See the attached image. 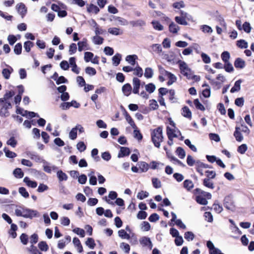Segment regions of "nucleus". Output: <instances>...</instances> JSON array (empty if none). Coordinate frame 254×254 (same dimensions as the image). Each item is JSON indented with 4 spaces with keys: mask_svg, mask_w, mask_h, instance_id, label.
Returning <instances> with one entry per match:
<instances>
[{
    "mask_svg": "<svg viewBox=\"0 0 254 254\" xmlns=\"http://www.w3.org/2000/svg\"><path fill=\"white\" fill-rule=\"evenodd\" d=\"M16 8L22 17H23L27 13V8L23 3L20 2L18 3L16 6Z\"/></svg>",
    "mask_w": 254,
    "mask_h": 254,
    "instance_id": "obj_9",
    "label": "nucleus"
},
{
    "mask_svg": "<svg viewBox=\"0 0 254 254\" xmlns=\"http://www.w3.org/2000/svg\"><path fill=\"white\" fill-rule=\"evenodd\" d=\"M7 66H8L7 68H3L2 70V74L4 78L6 79H8L10 77V75L11 73L12 72L13 69V68L7 65H6Z\"/></svg>",
    "mask_w": 254,
    "mask_h": 254,
    "instance_id": "obj_12",
    "label": "nucleus"
},
{
    "mask_svg": "<svg viewBox=\"0 0 254 254\" xmlns=\"http://www.w3.org/2000/svg\"><path fill=\"white\" fill-rule=\"evenodd\" d=\"M167 134L168 138L177 137L178 136V134L177 133L174 132V129L167 127Z\"/></svg>",
    "mask_w": 254,
    "mask_h": 254,
    "instance_id": "obj_32",
    "label": "nucleus"
},
{
    "mask_svg": "<svg viewBox=\"0 0 254 254\" xmlns=\"http://www.w3.org/2000/svg\"><path fill=\"white\" fill-rule=\"evenodd\" d=\"M132 81L133 86V93L134 94H138L140 86V80L136 77H134Z\"/></svg>",
    "mask_w": 254,
    "mask_h": 254,
    "instance_id": "obj_11",
    "label": "nucleus"
},
{
    "mask_svg": "<svg viewBox=\"0 0 254 254\" xmlns=\"http://www.w3.org/2000/svg\"><path fill=\"white\" fill-rule=\"evenodd\" d=\"M195 191L196 193L202 195L206 199H209L211 198V194L210 193L205 192L200 189H196Z\"/></svg>",
    "mask_w": 254,
    "mask_h": 254,
    "instance_id": "obj_19",
    "label": "nucleus"
},
{
    "mask_svg": "<svg viewBox=\"0 0 254 254\" xmlns=\"http://www.w3.org/2000/svg\"><path fill=\"white\" fill-rule=\"evenodd\" d=\"M73 243L75 247L77 248L78 252L81 253L83 251V248L79 239L76 237L74 238L73 239Z\"/></svg>",
    "mask_w": 254,
    "mask_h": 254,
    "instance_id": "obj_27",
    "label": "nucleus"
},
{
    "mask_svg": "<svg viewBox=\"0 0 254 254\" xmlns=\"http://www.w3.org/2000/svg\"><path fill=\"white\" fill-rule=\"evenodd\" d=\"M194 105L196 108L201 111H204L205 108L204 106L199 102L198 99H195L193 101Z\"/></svg>",
    "mask_w": 254,
    "mask_h": 254,
    "instance_id": "obj_48",
    "label": "nucleus"
},
{
    "mask_svg": "<svg viewBox=\"0 0 254 254\" xmlns=\"http://www.w3.org/2000/svg\"><path fill=\"white\" fill-rule=\"evenodd\" d=\"M221 59H222V61L224 63L229 62V60L230 58V55L228 52L225 51V52H223L221 54Z\"/></svg>",
    "mask_w": 254,
    "mask_h": 254,
    "instance_id": "obj_49",
    "label": "nucleus"
},
{
    "mask_svg": "<svg viewBox=\"0 0 254 254\" xmlns=\"http://www.w3.org/2000/svg\"><path fill=\"white\" fill-rule=\"evenodd\" d=\"M78 51L81 52L83 50H87V42L86 39H83L82 41H79L77 43Z\"/></svg>",
    "mask_w": 254,
    "mask_h": 254,
    "instance_id": "obj_15",
    "label": "nucleus"
},
{
    "mask_svg": "<svg viewBox=\"0 0 254 254\" xmlns=\"http://www.w3.org/2000/svg\"><path fill=\"white\" fill-rule=\"evenodd\" d=\"M237 46L241 49H246L248 47V43L244 40H240L237 42Z\"/></svg>",
    "mask_w": 254,
    "mask_h": 254,
    "instance_id": "obj_45",
    "label": "nucleus"
},
{
    "mask_svg": "<svg viewBox=\"0 0 254 254\" xmlns=\"http://www.w3.org/2000/svg\"><path fill=\"white\" fill-rule=\"evenodd\" d=\"M133 74L138 76V77H141L143 75V70L141 67L137 65L133 69Z\"/></svg>",
    "mask_w": 254,
    "mask_h": 254,
    "instance_id": "obj_42",
    "label": "nucleus"
},
{
    "mask_svg": "<svg viewBox=\"0 0 254 254\" xmlns=\"http://www.w3.org/2000/svg\"><path fill=\"white\" fill-rule=\"evenodd\" d=\"M92 24L95 27V33L96 35H98L100 34H103L104 32H105V30L99 28V26L97 24V23L94 20H92Z\"/></svg>",
    "mask_w": 254,
    "mask_h": 254,
    "instance_id": "obj_23",
    "label": "nucleus"
},
{
    "mask_svg": "<svg viewBox=\"0 0 254 254\" xmlns=\"http://www.w3.org/2000/svg\"><path fill=\"white\" fill-rule=\"evenodd\" d=\"M178 64L181 70V73L187 78H190V74L192 73L188 64L184 61H179Z\"/></svg>",
    "mask_w": 254,
    "mask_h": 254,
    "instance_id": "obj_2",
    "label": "nucleus"
},
{
    "mask_svg": "<svg viewBox=\"0 0 254 254\" xmlns=\"http://www.w3.org/2000/svg\"><path fill=\"white\" fill-rule=\"evenodd\" d=\"M57 177L59 181L62 182L63 181H66L67 180V176L65 173L63 172L62 170H59L57 173Z\"/></svg>",
    "mask_w": 254,
    "mask_h": 254,
    "instance_id": "obj_29",
    "label": "nucleus"
},
{
    "mask_svg": "<svg viewBox=\"0 0 254 254\" xmlns=\"http://www.w3.org/2000/svg\"><path fill=\"white\" fill-rule=\"evenodd\" d=\"M23 181L29 187L35 188L37 186V183L36 182L30 180L28 177H25Z\"/></svg>",
    "mask_w": 254,
    "mask_h": 254,
    "instance_id": "obj_24",
    "label": "nucleus"
},
{
    "mask_svg": "<svg viewBox=\"0 0 254 254\" xmlns=\"http://www.w3.org/2000/svg\"><path fill=\"white\" fill-rule=\"evenodd\" d=\"M77 130L75 127H73L69 133V137L71 140H75L77 137Z\"/></svg>",
    "mask_w": 254,
    "mask_h": 254,
    "instance_id": "obj_53",
    "label": "nucleus"
},
{
    "mask_svg": "<svg viewBox=\"0 0 254 254\" xmlns=\"http://www.w3.org/2000/svg\"><path fill=\"white\" fill-rule=\"evenodd\" d=\"M126 119L128 123V124L132 127L133 128H136L137 127L135 125L133 121L132 120L131 117L127 113H126Z\"/></svg>",
    "mask_w": 254,
    "mask_h": 254,
    "instance_id": "obj_46",
    "label": "nucleus"
},
{
    "mask_svg": "<svg viewBox=\"0 0 254 254\" xmlns=\"http://www.w3.org/2000/svg\"><path fill=\"white\" fill-rule=\"evenodd\" d=\"M85 72L89 75H94L96 73V71L93 67H87L85 68Z\"/></svg>",
    "mask_w": 254,
    "mask_h": 254,
    "instance_id": "obj_64",
    "label": "nucleus"
},
{
    "mask_svg": "<svg viewBox=\"0 0 254 254\" xmlns=\"http://www.w3.org/2000/svg\"><path fill=\"white\" fill-rule=\"evenodd\" d=\"M93 42L95 45H101L103 42V38L98 35H96V36L93 37Z\"/></svg>",
    "mask_w": 254,
    "mask_h": 254,
    "instance_id": "obj_43",
    "label": "nucleus"
},
{
    "mask_svg": "<svg viewBox=\"0 0 254 254\" xmlns=\"http://www.w3.org/2000/svg\"><path fill=\"white\" fill-rule=\"evenodd\" d=\"M130 151L128 148L125 147H121L120 151L118 155L119 158L123 157L125 156H127L129 154Z\"/></svg>",
    "mask_w": 254,
    "mask_h": 254,
    "instance_id": "obj_18",
    "label": "nucleus"
},
{
    "mask_svg": "<svg viewBox=\"0 0 254 254\" xmlns=\"http://www.w3.org/2000/svg\"><path fill=\"white\" fill-rule=\"evenodd\" d=\"M87 11L89 12L94 13L97 14L99 11V8L95 5L91 4L87 7Z\"/></svg>",
    "mask_w": 254,
    "mask_h": 254,
    "instance_id": "obj_37",
    "label": "nucleus"
},
{
    "mask_svg": "<svg viewBox=\"0 0 254 254\" xmlns=\"http://www.w3.org/2000/svg\"><path fill=\"white\" fill-rule=\"evenodd\" d=\"M176 153L178 156L181 159L184 158L186 156V152L185 150L180 147H179L177 149Z\"/></svg>",
    "mask_w": 254,
    "mask_h": 254,
    "instance_id": "obj_56",
    "label": "nucleus"
},
{
    "mask_svg": "<svg viewBox=\"0 0 254 254\" xmlns=\"http://www.w3.org/2000/svg\"><path fill=\"white\" fill-rule=\"evenodd\" d=\"M153 71L150 67H147L145 69L144 76L147 78H150L153 76Z\"/></svg>",
    "mask_w": 254,
    "mask_h": 254,
    "instance_id": "obj_44",
    "label": "nucleus"
},
{
    "mask_svg": "<svg viewBox=\"0 0 254 254\" xmlns=\"http://www.w3.org/2000/svg\"><path fill=\"white\" fill-rule=\"evenodd\" d=\"M240 130V127L237 126L235 127V131L234 133V136H235L236 140L239 142L242 141L243 139V136Z\"/></svg>",
    "mask_w": 254,
    "mask_h": 254,
    "instance_id": "obj_17",
    "label": "nucleus"
},
{
    "mask_svg": "<svg viewBox=\"0 0 254 254\" xmlns=\"http://www.w3.org/2000/svg\"><path fill=\"white\" fill-rule=\"evenodd\" d=\"M203 185L210 189H213L214 188V185L212 181L209 178H205L203 180Z\"/></svg>",
    "mask_w": 254,
    "mask_h": 254,
    "instance_id": "obj_28",
    "label": "nucleus"
},
{
    "mask_svg": "<svg viewBox=\"0 0 254 254\" xmlns=\"http://www.w3.org/2000/svg\"><path fill=\"white\" fill-rule=\"evenodd\" d=\"M137 58V57L135 55H128L126 58V61L131 65H134L135 64V60Z\"/></svg>",
    "mask_w": 254,
    "mask_h": 254,
    "instance_id": "obj_20",
    "label": "nucleus"
},
{
    "mask_svg": "<svg viewBox=\"0 0 254 254\" xmlns=\"http://www.w3.org/2000/svg\"><path fill=\"white\" fill-rule=\"evenodd\" d=\"M234 65L236 68L242 69L246 65L245 62L241 58H237L234 62Z\"/></svg>",
    "mask_w": 254,
    "mask_h": 254,
    "instance_id": "obj_13",
    "label": "nucleus"
},
{
    "mask_svg": "<svg viewBox=\"0 0 254 254\" xmlns=\"http://www.w3.org/2000/svg\"><path fill=\"white\" fill-rule=\"evenodd\" d=\"M13 175L16 178H22L24 174L20 168H16L13 171Z\"/></svg>",
    "mask_w": 254,
    "mask_h": 254,
    "instance_id": "obj_47",
    "label": "nucleus"
},
{
    "mask_svg": "<svg viewBox=\"0 0 254 254\" xmlns=\"http://www.w3.org/2000/svg\"><path fill=\"white\" fill-rule=\"evenodd\" d=\"M0 104L1 106L0 116L4 117H8L10 114L8 110L12 108L10 102L5 101V102H1Z\"/></svg>",
    "mask_w": 254,
    "mask_h": 254,
    "instance_id": "obj_3",
    "label": "nucleus"
},
{
    "mask_svg": "<svg viewBox=\"0 0 254 254\" xmlns=\"http://www.w3.org/2000/svg\"><path fill=\"white\" fill-rule=\"evenodd\" d=\"M151 138L155 146L159 148L160 143L162 142L163 140L162 127H159L152 130L151 132Z\"/></svg>",
    "mask_w": 254,
    "mask_h": 254,
    "instance_id": "obj_1",
    "label": "nucleus"
},
{
    "mask_svg": "<svg viewBox=\"0 0 254 254\" xmlns=\"http://www.w3.org/2000/svg\"><path fill=\"white\" fill-rule=\"evenodd\" d=\"M196 202L201 205H206L208 203L207 199L201 195H198L196 196Z\"/></svg>",
    "mask_w": 254,
    "mask_h": 254,
    "instance_id": "obj_33",
    "label": "nucleus"
},
{
    "mask_svg": "<svg viewBox=\"0 0 254 254\" xmlns=\"http://www.w3.org/2000/svg\"><path fill=\"white\" fill-rule=\"evenodd\" d=\"M151 23L155 30L161 31L163 29V26L158 21H153Z\"/></svg>",
    "mask_w": 254,
    "mask_h": 254,
    "instance_id": "obj_52",
    "label": "nucleus"
},
{
    "mask_svg": "<svg viewBox=\"0 0 254 254\" xmlns=\"http://www.w3.org/2000/svg\"><path fill=\"white\" fill-rule=\"evenodd\" d=\"M108 31L109 33L114 35L117 36L123 34V31L116 27L109 28Z\"/></svg>",
    "mask_w": 254,
    "mask_h": 254,
    "instance_id": "obj_26",
    "label": "nucleus"
},
{
    "mask_svg": "<svg viewBox=\"0 0 254 254\" xmlns=\"http://www.w3.org/2000/svg\"><path fill=\"white\" fill-rule=\"evenodd\" d=\"M38 247L42 251H47L49 247L45 242L42 241L38 244Z\"/></svg>",
    "mask_w": 254,
    "mask_h": 254,
    "instance_id": "obj_57",
    "label": "nucleus"
},
{
    "mask_svg": "<svg viewBox=\"0 0 254 254\" xmlns=\"http://www.w3.org/2000/svg\"><path fill=\"white\" fill-rule=\"evenodd\" d=\"M139 242L143 247H147L149 250L152 249L153 245L149 238L143 237L139 240Z\"/></svg>",
    "mask_w": 254,
    "mask_h": 254,
    "instance_id": "obj_7",
    "label": "nucleus"
},
{
    "mask_svg": "<svg viewBox=\"0 0 254 254\" xmlns=\"http://www.w3.org/2000/svg\"><path fill=\"white\" fill-rule=\"evenodd\" d=\"M139 169L141 172H146L149 169V164L145 162H140L139 163Z\"/></svg>",
    "mask_w": 254,
    "mask_h": 254,
    "instance_id": "obj_30",
    "label": "nucleus"
},
{
    "mask_svg": "<svg viewBox=\"0 0 254 254\" xmlns=\"http://www.w3.org/2000/svg\"><path fill=\"white\" fill-rule=\"evenodd\" d=\"M186 17H184V16H176L175 17V21L179 24L187 25L188 23L186 21Z\"/></svg>",
    "mask_w": 254,
    "mask_h": 254,
    "instance_id": "obj_35",
    "label": "nucleus"
},
{
    "mask_svg": "<svg viewBox=\"0 0 254 254\" xmlns=\"http://www.w3.org/2000/svg\"><path fill=\"white\" fill-rule=\"evenodd\" d=\"M76 147L81 152L84 151L86 148V146L83 141L79 142L76 145Z\"/></svg>",
    "mask_w": 254,
    "mask_h": 254,
    "instance_id": "obj_62",
    "label": "nucleus"
},
{
    "mask_svg": "<svg viewBox=\"0 0 254 254\" xmlns=\"http://www.w3.org/2000/svg\"><path fill=\"white\" fill-rule=\"evenodd\" d=\"M182 115L186 118H190L191 117V113L187 107H184L182 109Z\"/></svg>",
    "mask_w": 254,
    "mask_h": 254,
    "instance_id": "obj_41",
    "label": "nucleus"
},
{
    "mask_svg": "<svg viewBox=\"0 0 254 254\" xmlns=\"http://www.w3.org/2000/svg\"><path fill=\"white\" fill-rule=\"evenodd\" d=\"M121 59H122V55L120 54L117 53L112 58L113 64L115 66L118 65L120 63Z\"/></svg>",
    "mask_w": 254,
    "mask_h": 254,
    "instance_id": "obj_25",
    "label": "nucleus"
},
{
    "mask_svg": "<svg viewBox=\"0 0 254 254\" xmlns=\"http://www.w3.org/2000/svg\"><path fill=\"white\" fill-rule=\"evenodd\" d=\"M224 206L228 210H230L232 211L235 210V206L230 196H227L225 197L224 200Z\"/></svg>",
    "mask_w": 254,
    "mask_h": 254,
    "instance_id": "obj_4",
    "label": "nucleus"
},
{
    "mask_svg": "<svg viewBox=\"0 0 254 254\" xmlns=\"http://www.w3.org/2000/svg\"><path fill=\"white\" fill-rule=\"evenodd\" d=\"M43 167L44 171L49 174H51L52 171H56L58 169V167L55 165H52L51 163L45 160H42Z\"/></svg>",
    "mask_w": 254,
    "mask_h": 254,
    "instance_id": "obj_6",
    "label": "nucleus"
},
{
    "mask_svg": "<svg viewBox=\"0 0 254 254\" xmlns=\"http://www.w3.org/2000/svg\"><path fill=\"white\" fill-rule=\"evenodd\" d=\"M17 229V227L16 225L14 224H11L10 226V229L9 230L8 233L9 235L12 238H15L17 236V234L16 233V231Z\"/></svg>",
    "mask_w": 254,
    "mask_h": 254,
    "instance_id": "obj_21",
    "label": "nucleus"
},
{
    "mask_svg": "<svg viewBox=\"0 0 254 254\" xmlns=\"http://www.w3.org/2000/svg\"><path fill=\"white\" fill-rule=\"evenodd\" d=\"M200 29L204 33H211L213 32L211 27L207 25H202Z\"/></svg>",
    "mask_w": 254,
    "mask_h": 254,
    "instance_id": "obj_58",
    "label": "nucleus"
},
{
    "mask_svg": "<svg viewBox=\"0 0 254 254\" xmlns=\"http://www.w3.org/2000/svg\"><path fill=\"white\" fill-rule=\"evenodd\" d=\"M93 54L91 52H86L84 53V60L86 62H89L91 61L93 57Z\"/></svg>",
    "mask_w": 254,
    "mask_h": 254,
    "instance_id": "obj_63",
    "label": "nucleus"
},
{
    "mask_svg": "<svg viewBox=\"0 0 254 254\" xmlns=\"http://www.w3.org/2000/svg\"><path fill=\"white\" fill-rule=\"evenodd\" d=\"M14 95V92L13 91L6 92L3 97L0 98V103L3 102H5V101H9V99H11Z\"/></svg>",
    "mask_w": 254,
    "mask_h": 254,
    "instance_id": "obj_14",
    "label": "nucleus"
},
{
    "mask_svg": "<svg viewBox=\"0 0 254 254\" xmlns=\"http://www.w3.org/2000/svg\"><path fill=\"white\" fill-rule=\"evenodd\" d=\"M169 28L170 32L173 33H177L180 29L179 27L173 22L170 24Z\"/></svg>",
    "mask_w": 254,
    "mask_h": 254,
    "instance_id": "obj_34",
    "label": "nucleus"
},
{
    "mask_svg": "<svg viewBox=\"0 0 254 254\" xmlns=\"http://www.w3.org/2000/svg\"><path fill=\"white\" fill-rule=\"evenodd\" d=\"M242 29H243L246 33H249L251 31L252 27L249 22H245L243 25Z\"/></svg>",
    "mask_w": 254,
    "mask_h": 254,
    "instance_id": "obj_60",
    "label": "nucleus"
},
{
    "mask_svg": "<svg viewBox=\"0 0 254 254\" xmlns=\"http://www.w3.org/2000/svg\"><path fill=\"white\" fill-rule=\"evenodd\" d=\"M131 86L130 84L127 83L122 87V91L125 96H129L131 92Z\"/></svg>",
    "mask_w": 254,
    "mask_h": 254,
    "instance_id": "obj_16",
    "label": "nucleus"
},
{
    "mask_svg": "<svg viewBox=\"0 0 254 254\" xmlns=\"http://www.w3.org/2000/svg\"><path fill=\"white\" fill-rule=\"evenodd\" d=\"M224 68L225 70L228 72H232L234 70L233 66L229 62L225 63Z\"/></svg>",
    "mask_w": 254,
    "mask_h": 254,
    "instance_id": "obj_59",
    "label": "nucleus"
},
{
    "mask_svg": "<svg viewBox=\"0 0 254 254\" xmlns=\"http://www.w3.org/2000/svg\"><path fill=\"white\" fill-rule=\"evenodd\" d=\"M119 236L123 239L129 240L130 236L128 234L125 230L121 229L118 231Z\"/></svg>",
    "mask_w": 254,
    "mask_h": 254,
    "instance_id": "obj_38",
    "label": "nucleus"
},
{
    "mask_svg": "<svg viewBox=\"0 0 254 254\" xmlns=\"http://www.w3.org/2000/svg\"><path fill=\"white\" fill-rule=\"evenodd\" d=\"M23 217L26 218L32 219L33 217H38L39 212L35 210L24 208Z\"/></svg>",
    "mask_w": 254,
    "mask_h": 254,
    "instance_id": "obj_5",
    "label": "nucleus"
},
{
    "mask_svg": "<svg viewBox=\"0 0 254 254\" xmlns=\"http://www.w3.org/2000/svg\"><path fill=\"white\" fill-rule=\"evenodd\" d=\"M168 78H169V81L167 82V84L168 85H171L174 82H175L177 80L176 76L171 72H169L167 73V75Z\"/></svg>",
    "mask_w": 254,
    "mask_h": 254,
    "instance_id": "obj_31",
    "label": "nucleus"
},
{
    "mask_svg": "<svg viewBox=\"0 0 254 254\" xmlns=\"http://www.w3.org/2000/svg\"><path fill=\"white\" fill-rule=\"evenodd\" d=\"M195 165L196 167V171L200 174L201 176H202L203 175V166H202V163L197 161L195 162Z\"/></svg>",
    "mask_w": 254,
    "mask_h": 254,
    "instance_id": "obj_40",
    "label": "nucleus"
},
{
    "mask_svg": "<svg viewBox=\"0 0 254 254\" xmlns=\"http://www.w3.org/2000/svg\"><path fill=\"white\" fill-rule=\"evenodd\" d=\"M121 249L123 250L126 253H129L130 251V246L128 244L125 243H122L120 244Z\"/></svg>",
    "mask_w": 254,
    "mask_h": 254,
    "instance_id": "obj_54",
    "label": "nucleus"
},
{
    "mask_svg": "<svg viewBox=\"0 0 254 254\" xmlns=\"http://www.w3.org/2000/svg\"><path fill=\"white\" fill-rule=\"evenodd\" d=\"M184 187L188 190H190L193 188V183L190 180H186L184 182Z\"/></svg>",
    "mask_w": 254,
    "mask_h": 254,
    "instance_id": "obj_36",
    "label": "nucleus"
},
{
    "mask_svg": "<svg viewBox=\"0 0 254 254\" xmlns=\"http://www.w3.org/2000/svg\"><path fill=\"white\" fill-rule=\"evenodd\" d=\"M34 44L33 43L29 41H26L24 44V48L25 50L29 52L30 51L31 48L33 46Z\"/></svg>",
    "mask_w": 254,
    "mask_h": 254,
    "instance_id": "obj_61",
    "label": "nucleus"
},
{
    "mask_svg": "<svg viewBox=\"0 0 254 254\" xmlns=\"http://www.w3.org/2000/svg\"><path fill=\"white\" fill-rule=\"evenodd\" d=\"M115 20L117 21V24L120 25H127V21L121 17H114Z\"/></svg>",
    "mask_w": 254,
    "mask_h": 254,
    "instance_id": "obj_55",
    "label": "nucleus"
},
{
    "mask_svg": "<svg viewBox=\"0 0 254 254\" xmlns=\"http://www.w3.org/2000/svg\"><path fill=\"white\" fill-rule=\"evenodd\" d=\"M242 82V80L241 79H239L236 81L235 83L234 86L231 88L230 92L231 93H234L240 91L241 89V84Z\"/></svg>",
    "mask_w": 254,
    "mask_h": 254,
    "instance_id": "obj_22",
    "label": "nucleus"
},
{
    "mask_svg": "<svg viewBox=\"0 0 254 254\" xmlns=\"http://www.w3.org/2000/svg\"><path fill=\"white\" fill-rule=\"evenodd\" d=\"M69 63V64L72 67L71 70L76 74H78L79 73V68L77 67L76 64L75 58H70Z\"/></svg>",
    "mask_w": 254,
    "mask_h": 254,
    "instance_id": "obj_10",
    "label": "nucleus"
},
{
    "mask_svg": "<svg viewBox=\"0 0 254 254\" xmlns=\"http://www.w3.org/2000/svg\"><path fill=\"white\" fill-rule=\"evenodd\" d=\"M216 79L218 81H215V80H211V84L213 85L218 86L219 87H220L221 84H222L225 81V77L221 74H219L217 75Z\"/></svg>",
    "mask_w": 254,
    "mask_h": 254,
    "instance_id": "obj_8",
    "label": "nucleus"
},
{
    "mask_svg": "<svg viewBox=\"0 0 254 254\" xmlns=\"http://www.w3.org/2000/svg\"><path fill=\"white\" fill-rule=\"evenodd\" d=\"M3 151L5 153V156L7 158H13L16 157L17 155L14 152L8 150L7 148H4L3 149Z\"/></svg>",
    "mask_w": 254,
    "mask_h": 254,
    "instance_id": "obj_39",
    "label": "nucleus"
},
{
    "mask_svg": "<svg viewBox=\"0 0 254 254\" xmlns=\"http://www.w3.org/2000/svg\"><path fill=\"white\" fill-rule=\"evenodd\" d=\"M72 231L82 238H83L85 236V231L82 229L76 228L74 229Z\"/></svg>",
    "mask_w": 254,
    "mask_h": 254,
    "instance_id": "obj_50",
    "label": "nucleus"
},
{
    "mask_svg": "<svg viewBox=\"0 0 254 254\" xmlns=\"http://www.w3.org/2000/svg\"><path fill=\"white\" fill-rule=\"evenodd\" d=\"M85 244L90 249H93L95 246V243L93 239L89 238L85 242Z\"/></svg>",
    "mask_w": 254,
    "mask_h": 254,
    "instance_id": "obj_51",
    "label": "nucleus"
}]
</instances>
